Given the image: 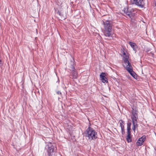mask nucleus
Here are the masks:
<instances>
[{
    "mask_svg": "<svg viewBox=\"0 0 156 156\" xmlns=\"http://www.w3.org/2000/svg\"><path fill=\"white\" fill-rule=\"evenodd\" d=\"M104 35L108 37H112V33L113 26L112 21L107 20L103 22Z\"/></svg>",
    "mask_w": 156,
    "mask_h": 156,
    "instance_id": "f257e3e1",
    "label": "nucleus"
},
{
    "mask_svg": "<svg viewBox=\"0 0 156 156\" xmlns=\"http://www.w3.org/2000/svg\"><path fill=\"white\" fill-rule=\"evenodd\" d=\"M85 133L86 134V136L88 137L90 140H95L98 137L97 132L92 128L90 127V125L87 129Z\"/></svg>",
    "mask_w": 156,
    "mask_h": 156,
    "instance_id": "f03ea898",
    "label": "nucleus"
},
{
    "mask_svg": "<svg viewBox=\"0 0 156 156\" xmlns=\"http://www.w3.org/2000/svg\"><path fill=\"white\" fill-rule=\"evenodd\" d=\"M54 144L50 142H48L47 143L45 146V148L47 150L48 156H53V153L55 150Z\"/></svg>",
    "mask_w": 156,
    "mask_h": 156,
    "instance_id": "7ed1b4c3",
    "label": "nucleus"
},
{
    "mask_svg": "<svg viewBox=\"0 0 156 156\" xmlns=\"http://www.w3.org/2000/svg\"><path fill=\"white\" fill-rule=\"evenodd\" d=\"M124 13L130 18L133 16L134 13H133V9L131 7H126L123 10Z\"/></svg>",
    "mask_w": 156,
    "mask_h": 156,
    "instance_id": "20e7f679",
    "label": "nucleus"
},
{
    "mask_svg": "<svg viewBox=\"0 0 156 156\" xmlns=\"http://www.w3.org/2000/svg\"><path fill=\"white\" fill-rule=\"evenodd\" d=\"M70 70L71 71V76L72 77V79H76L78 77L77 71L75 69L74 66L72 64L70 66Z\"/></svg>",
    "mask_w": 156,
    "mask_h": 156,
    "instance_id": "39448f33",
    "label": "nucleus"
},
{
    "mask_svg": "<svg viewBox=\"0 0 156 156\" xmlns=\"http://www.w3.org/2000/svg\"><path fill=\"white\" fill-rule=\"evenodd\" d=\"M130 2L132 4L138 6L143 7L144 6L143 0H131Z\"/></svg>",
    "mask_w": 156,
    "mask_h": 156,
    "instance_id": "423d86ee",
    "label": "nucleus"
},
{
    "mask_svg": "<svg viewBox=\"0 0 156 156\" xmlns=\"http://www.w3.org/2000/svg\"><path fill=\"white\" fill-rule=\"evenodd\" d=\"M132 114L131 115V118L132 119V122H137L138 116L136 113V111L133 109L132 111Z\"/></svg>",
    "mask_w": 156,
    "mask_h": 156,
    "instance_id": "0eeeda50",
    "label": "nucleus"
},
{
    "mask_svg": "<svg viewBox=\"0 0 156 156\" xmlns=\"http://www.w3.org/2000/svg\"><path fill=\"white\" fill-rule=\"evenodd\" d=\"M126 70L129 72L130 75L134 78L136 76V75L133 70V67L131 65L126 66L125 67Z\"/></svg>",
    "mask_w": 156,
    "mask_h": 156,
    "instance_id": "6e6552de",
    "label": "nucleus"
},
{
    "mask_svg": "<svg viewBox=\"0 0 156 156\" xmlns=\"http://www.w3.org/2000/svg\"><path fill=\"white\" fill-rule=\"evenodd\" d=\"M123 61L125 64L126 65V66H130L131 65V63L128 61V59L129 58V56L127 55L125 53L124 51H123Z\"/></svg>",
    "mask_w": 156,
    "mask_h": 156,
    "instance_id": "1a4fd4ad",
    "label": "nucleus"
},
{
    "mask_svg": "<svg viewBox=\"0 0 156 156\" xmlns=\"http://www.w3.org/2000/svg\"><path fill=\"white\" fill-rule=\"evenodd\" d=\"M146 140V136H143L139 138L136 144L137 146H140L143 144V143Z\"/></svg>",
    "mask_w": 156,
    "mask_h": 156,
    "instance_id": "9d476101",
    "label": "nucleus"
},
{
    "mask_svg": "<svg viewBox=\"0 0 156 156\" xmlns=\"http://www.w3.org/2000/svg\"><path fill=\"white\" fill-rule=\"evenodd\" d=\"M129 44L131 47L133 48V50L136 52L137 48L136 44L135 43L131 41L129 42Z\"/></svg>",
    "mask_w": 156,
    "mask_h": 156,
    "instance_id": "9b49d317",
    "label": "nucleus"
},
{
    "mask_svg": "<svg viewBox=\"0 0 156 156\" xmlns=\"http://www.w3.org/2000/svg\"><path fill=\"white\" fill-rule=\"evenodd\" d=\"M127 136L126 139L127 141L128 142H130L132 141V139L130 136V132H127Z\"/></svg>",
    "mask_w": 156,
    "mask_h": 156,
    "instance_id": "f8f14e48",
    "label": "nucleus"
},
{
    "mask_svg": "<svg viewBox=\"0 0 156 156\" xmlns=\"http://www.w3.org/2000/svg\"><path fill=\"white\" fill-rule=\"evenodd\" d=\"M132 129L134 132H135L136 128L138 126L137 122H132Z\"/></svg>",
    "mask_w": 156,
    "mask_h": 156,
    "instance_id": "ddd939ff",
    "label": "nucleus"
},
{
    "mask_svg": "<svg viewBox=\"0 0 156 156\" xmlns=\"http://www.w3.org/2000/svg\"><path fill=\"white\" fill-rule=\"evenodd\" d=\"M131 123L130 122H128L127 124V132H130L131 126Z\"/></svg>",
    "mask_w": 156,
    "mask_h": 156,
    "instance_id": "4468645a",
    "label": "nucleus"
},
{
    "mask_svg": "<svg viewBox=\"0 0 156 156\" xmlns=\"http://www.w3.org/2000/svg\"><path fill=\"white\" fill-rule=\"evenodd\" d=\"M120 123V125L121 128H124V122L122 119L120 120L119 121Z\"/></svg>",
    "mask_w": 156,
    "mask_h": 156,
    "instance_id": "2eb2a0df",
    "label": "nucleus"
},
{
    "mask_svg": "<svg viewBox=\"0 0 156 156\" xmlns=\"http://www.w3.org/2000/svg\"><path fill=\"white\" fill-rule=\"evenodd\" d=\"M100 77L101 78V79H103V78H105V73H102L100 75Z\"/></svg>",
    "mask_w": 156,
    "mask_h": 156,
    "instance_id": "dca6fc26",
    "label": "nucleus"
},
{
    "mask_svg": "<svg viewBox=\"0 0 156 156\" xmlns=\"http://www.w3.org/2000/svg\"><path fill=\"white\" fill-rule=\"evenodd\" d=\"M121 133L122 135H124L125 133V131L124 129V128H121Z\"/></svg>",
    "mask_w": 156,
    "mask_h": 156,
    "instance_id": "f3484780",
    "label": "nucleus"
},
{
    "mask_svg": "<svg viewBox=\"0 0 156 156\" xmlns=\"http://www.w3.org/2000/svg\"><path fill=\"white\" fill-rule=\"evenodd\" d=\"M106 79V78L105 77V78H103V79H101V80L103 82L105 83L106 82H108V81H107Z\"/></svg>",
    "mask_w": 156,
    "mask_h": 156,
    "instance_id": "a211bd4d",
    "label": "nucleus"
},
{
    "mask_svg": "<svg viewBox=\"0 0 156 156\" xmlns=\"http://www.w3.org/2000/svg\"><path fill=\"white\" fill-rule=\"evenodd\" d=\"M56 93L58 95H60L61 94V92L59 91H57L56 92Z\"/></svg>",
    "mask_w": 156,
    "mask_h": 156,
    "instance_id": "6ab92c4d",
    "label": "nucleus"
},
{
    "mask_svg": "<svg viewBox=\"0 0 156 156\" xmlns=\"http://www.w3.org/2000/svg\"><path fill=\"white\" fill-rule=\"evenodd\" d=\"M2 60L0 59V65H2Z\"/></svg>",
    "mask_w": 156,
    "mask_h": 156,
    "instance_id": "aec40b11",
    "label": "nucleus"
},
{
    "mask_svg": "<svg viewBox=\"0 0 156 156\" xmlns=\"http://www.w3.org/2000/svg\"><path fill=\"white\" fill-rule=\"evenodd\" d=\"M58 13L59 14V15H61V12L59 11H58Z\"/></svg>",
    "mask_w": 156,
    "mask_h": 156,
    "instance_id": "412c9836",
    "label": "nucleus"
},
{
    "mask_svg": "<svg viewBox=\"0 0 156 156\" xmlns=\"http://www.w3.org/2000/svg\"><path fill=\"white\" fill-rule=\"evenodd\" d=\"M155 5L156 6V1L155 2Z\"/></svg>",
    "mask_w": 156,
    "mask_h": 156,
    "instance_id": "4be33fe9",
    "label": "nucleus"
}]
</instances>
